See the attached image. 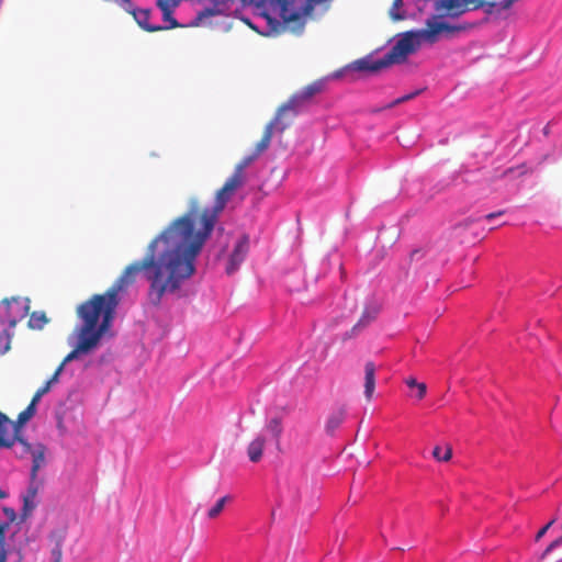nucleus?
Here are the masks:
<instances>
[{"mask_svg":"<svg viewBox=\"0 0 562 562\" xmlns=\"http://www.w3.org/2000/svg\"><path fill=\"white\" fill-rule=\"evenodd\" d=\"M241 186L243 182L231 176L216 192L212 207L201 210L199 201L191 199L188 212L153 239L158 240L157 249L186 280L194 274L196 256L211 236L226 203Z\"/></svg>","mask_w":562,"mask_h":562,"instance_id":"nucleus-2","label":"nucleus"},{"mask_svg":"<svg viewBox=\"0 0 562 562\" xmlns=\"http://www.w3.org/2000/svg\"><path fill=\"white\" fill-rule=\"evenodd\" d=\"M258 156L256 154H251L249 156L244 157L240 162L235 167V170L232 176L237 178L240 182L244 183V169L248 167L254 160H256Z\"/></svg>","mask_w":562,"mask_h":562,"instance_id":"nucleus-24","label":"nucleus"},{"mask_svg":"<svg viewBox=\"0 0 562 562\" xmlns=\"http://www.w3.org/2000/svg\"><path fill=\"white\" fill-rule=\"evenodd\" d=\"M375 389V364L368 361L364 364V396L371 401Z\"/></svg>","mask_w":562,"mask_h":562,"instance_id":"nucleus-17","label":"nucleus"},{"mask_svg":"<svg viewBox=\"0 0 562 562\" xmlns=\"http://www.w3.org/2000/svg\"><path fill=\"white\" fill-rule=\"evenodd\" d=\"M249 250V238L244 235L236 243L232 255L229 256L228 265L226 267V272L228 274L234 273L240 263L245 260Z\"/></svg>","mask_w":562,"mask_h":562,"instance_id":"nucleus-11","label":"nucleus"},{"mask_svg":"<svg viewBox=\"0 0 562 562\" xmlns=\"http://www.w3.org/2000/svg\"><path fill=\"white\" fill-rule=\"evenodd\" d=\"M346 417V409L344 407H340L336 411H334L327 418L325 429L327 434L333 435L336 429L339 428V426L344 423Z\"/></svg>","mask_w":562,"mask_h":562,"instance_id":"nucleus-21","label":"nucleus"},{"mask_svg":"<svg viewBox=\"0 0 562 562\" xmlns=\"http://www.w3.org/2000/svg\"><path fill=\"white\" fill-rule=\"evenodd\" d=\"M29 306L19 299H4L0 305V355L10 349L11 336L9 329L24 317Z\"/></svg>","mask_w":562,"mask_h":562,"instance_id":"nucleus-4","label":"nucleus"},{"mask_svg":"<svg viewBox=\"0 0 562 562\" xmlns=\"http://www.w3.org/2000/svg\"><path fill=\"white\" fill-rule=\"evenodd\" d=\"M252 2H255L259 7H268V3L261 2V0H252Z\"/></svg>","mask_w":562,"mask_h":562,"instance_id":"nucleus-41","label":"nucleus"},{"mask_svg":"<svg viewBox=\"0 0 562 562\" xmlns=\"http://www.w3.org/2000/svg\"><path fill=\"white\" fill-rule=\"evenodd\" d=\"M36 408L33 407V405H27V407L22 411L18 415L16 422H12L8 417V426L3 425V431L13 437V445L19 441L22 445H24L26 448H30V445L26 443L21 437V428L24 424H26L34 415H35Z\"/></svg>","mask_w":562,"mask_h":562,"instance_id":"nucleus-10","label":"nucleus"},{"mask_svg":"<svg viewBox=\"0 0 562 562\" xmlns=\"http://www.w3.org/2000/svg\"><path fill=\"white\" fill-rule=\"evenodd\" d=\"M40 484L35 481L31 480V483L27 487L26 493L23 495V508H22V517L25 519L30 517L33 510L36 508V496L38 493Z\"/></svg>","mask_w":562,"mask_h":562,"instance_id":"nucleus-13","label":"nucleus"},{"mask_svg":"<svg viewBox=\"0 0 562 562\" xmlns=\"http://www.w3.org/2000/svg\"><path fill=\"white\" fill-rule=\"evenodd\" d=\"M291 125V119H288L280 110L277 111L272 121L265 130L261 139L256 144L255 151L258 157L269 148L273 133L282 134Z\"/></svg>","mask_w":562,"mask_h":562,"instance_id":"nucleus-9","label":"nucleus"},{"mask_svg":"<svg viewBox=\"0 0 562 562\" xmlns=\"http://www.w3.org/2000/svg\"><path fill=\"white\" fill-rule=\"evenodd\" d=\"M27 449L32 454L31 480L35 481L40 469L45 464V448L38 445L35 449H31V447Z\"/></svg>","mask_w":562,"mask_h":562,"instance_id":"nucleus-19","label":"nucleus"},{"mask_svg":"<svg viewBox=\"0 0 562 562\" xmlns=\"http://www.w3.org/2000/svg\"><path fill=\"white\" fill-rule=\"evenodd\" d=\"M3 513H4L5 517L9 519L8 524L13 522L15 520L16 514L13 508L4 507Z\"/></svg>","mask_w":562,"mask_h":562,"instance_id":"nucleus-35","label":"nucleus"},{"mask_svg":"<svg viewBox=\"0 0 562 562\" xmlns=\"http://www.w3.org/2000/svg\"><path fill=\"white\" fill-rule=\"evenodd\" d=\"M48 323L45 312L35 311L30 315L27 325L31 329L41 330Z\"/></svg>","mask_w":562,"mask_h":562,"instance_id":"nucleus-22","label":"nucleus"},{"mask_svg":"<svg viewBox=\"0 0 562 562\" xmlns=\"http://www.w3.org/2000/svg\"><path fill=\"white\" fill-rule=\"evenodd\" d=\"M482 2V8L485 9V12L499 13L504 10L509 9L515 2L518 0H479Z\"/></svg>","mask_w":562,"mask_h":562,"instance_id":"nucleus-20","label":"nucleus"},{"mask_svg":"<svg viewBox=\"0 0 562 562\" xmlns=\"http://www.w3.org/2000/svg\"><path fill=\"white\" fill-rule=\"evenodd\" d=\"M64 369H65V366L60 363V364L57 367V369L55 370V372L53 373V375L50 376V379H49L48 381H49L52 384L57 383V382H58V380H59V376H60L61 372L64 371Z\"/></svg>","mask_w":562,"mask_h":562,"instance_id":"nucleus-33","label":"nucleus"},{"mask_svg":"<svg viewBox=\"0 0 562 562\" xmlns=\"http://www.w3.org/2000/svg\"><path fill=\"white\" fill-rule=\"evenodd\" d=\"M423 42L425 41L422 30L406 31L398 34L395 44L384 55L386 63L391 66L405 61L411 54H414L422 46Z\"/></svg>","mask_w":562,"mask_h":562,"instance_id":"nucleus-5","label":"nucleus"},{"mask_svg":"<svg viewBox=\"0 0 562 562\" xmlns=\"http://www.w3.org/2000/svg\"><path fill=\"white\" fill-rule=\"evenodd\" d=\"M432 457L439 462H448L452 458V447L446 445L445 448L436 446L432 450Z\"/></svg>","mask_w":562,"mask_h":562,"instance_id":"nucleus-26","label":"nucleus"},{"mask_svg":"<svg viewBox=\"0 0 562 562\" xmlns=\"http://www.w3.org/2000/svg\"><path fill=\"white\" fill-rule=\"evenodd\" d=\"M505 212L504 211H498V212H494V213H490L485 216L486 220L491 221L497 216H501L503 215Z\"/></svg>","mask_w":562,"mask_h":562,"instance_id":"nucleus-40","label":"nucleus"},{"mask_svg":"<svg viewBox=\"0 0 562 562\" xmlns=\"http://www.w3.org/2000/svg\"><path fill=\"white\" fill-rule=\"evenodd\" d=\"M157 245L158 240H151L143 259L128 265L103 294H94L78 306L77 314L83 323L78 334L85 337L97 336V341L100 342L113 321L119 305V293L132 285L140 272L149 282L148 301L154 306L160 305L165 295L180 290L187 280L160 254Z\"/></svg>","mask_w":562,"mask_h":562,"instance_id":"nucleus-1","label":"nucleus"},{"mask_svg":"<svg viewBox=\"0 0 562 562\" xmlns=\"http://www.w3.org/2000/svg\"><path fill=\"white\" fill-rule=\"evenodd\" d=\"M8 528V522H0V562L8 561V550L5 548V531Z\"/></svg>","mask_w":562,"mask_h":562,"instance_id":"nucleus-28","label":"nucleus"},{"mask_svg":"<svg viewBox=\"0 0 562 562\" xmlns=\"http://www.w3.org/2000/svg\"><path fill=\"white\" fill-rule=\"evenodd\" d=\"M405 383L408 387L416 390L415 396L417 400H423L425 397L426 392H427V386L425 383L417 382V380L412 376L407 378L405 380Z\"/></svg>","mask_w":562,"mask_h":562,"instance_id":"nucleus-27","label":"nucleus"},{"mask_svg":"<svg viewBox=\"0 0 562 562\" xmlns=\"http://www.w3.org/2000/svg\"><path fill=\"white\" fill-rule=\"evenodd\" d=\"M99 342L97 341V336L93 337H85L78 334V342L74 350H71L60 362L66 366L68 362L74 361L80 355H87L91 352L94 348H97Z\"/></svg>","mask_w":562,"mask_h":562,"instance_id":"nucleus-12","label":"nucleus"},{"mask_svg":"<svg viewBox=\"0 0 562 562\" xmlns=\"http://www.w3.org/2000/svg\"><path fill=\"white\" fill-rule=\"evenodd\" d=\"M355 68L360 71H378L382 68L389 67V63H386L385 56L378 60H371L369 58H361L355 61Z\"/></svg>","mask_w":562,"mask_h":562,"instance_id":"nucleus-18","label":"nucleus"},{"mask_svg":"<svg viewBox=\"0 0 562 562\" xmlns=\"http://www.w3.org/2000/svg\"><path fill=\"white\" fill-rule=\"evenodd\" d=\"M331 0H261L268 7L278 12L284 25L293 31L302 30L305 18L313 14L317 4L330 2Z\"/></svg>","mask_w":562,"mask_h":562,"instance_id":"nucleus-3","label":"nucleus"},{"mask_svg":"<svg viewBox=\"0 0 562 562\" xmlns=\"http://www.w3.org/2000/svg\"><path fill=\"white\" fill-rule=\"evenodd\" d=\"M555 519L550 520L546 526H543L536 535V540H540L544 533L549 530V528L554 524Z\"/></svg>","mask_w":562,"mask_h":562,"instance_id":"nucleus-34","label":"nucleus"},{"mask_svg":"<svg viewBox=\"0 0 562 562\" xmlns=\"http://www.w3.org/2000/svg\"><path fill=\"white\" fill-rule=\"evenodd\" d=\"M13 446V437L0 432V448H11Z\"/></svg>","mask_w":562,"mask_h":562,"instance_id":"nucleus-32","label":"nucleus"},{"mask_svg":"<svg viewBox=\"0 0 562 562\" xmlns=\"http://www.w3.org/2000/svg\"><path fill=\"white\" fill-rule=\"evenodd\" d=\"M418 254H419V250H414V251L412 252V257H414V256H416V255H418Z\"/></svg>","mask_w":562,"mask_h":562,"instance_id":"nucleus-43","label":"nucleus"},{"mask_svg":"<svg viewBox=\"0 0 562 562\" xmlns=\"http://www.w3.org/2000/svg\"><path fill=\"white\" fill-rule=\"evenodd\" d=\"M267 438L263 434H259L254 438L247 447V456L249 460L257 463L261 460Z\"/></svg>","mask_w":562,"mask_h":562,"instance_id":"nucleus-15","label":"nucleus"},{"mask_svg":"<svg viewBox=\"0 0 562 562\" xmlns=\"http://www.w3.org/2000/svg\"><path fill=\"white\" fill-rule=\"evenodd\" d=\"M181 0H156L158 9L162 13V21H169V27L181 26L178 21L173 18L176 8L180 4Z\"/></svg>","mask_w":562,"mask_h":562,"instance_id":"nucleus-14","label":"nucleus"},{"mask_svg":"<svg viewBox=\"0 0 562 562\" xmlns=\"http://www.w3.org/2000/svg\"><path fill=\"white\" fill-rule=\"evenodd\" d=\"M3 425L8 426V416L0 412V432H3Z\"/></svg>","mask_w":562,"mask_h":562,"instance_id":"nucleus-37","label":"nucleus"},{"mask_svg":"<svg viewBox=\"0 0 562 562\" xmlns=\"http://www.w3.org/2000/svg\"><path fill=\"white\" fill-rule=\"evenodd\" d=\"M442 18L443 16H440L439 13L437 15H431L426 20V27L422 29V35H424V41L426 43L435 44L436 42H438L440 35L451 38L456 34H459L473 27V24L470 23L450 24L446 21H442Z\"/></svg>","mask_w":562,"mask_h":562,"instance_id":"nucleus-6","label":"nucleus"},{"mask_svg":"<svg viewBox=\"0 0 562 562\" xmlns=\"http://www.w3.org/2000/svg\"><path fill=\"white\" fill-rule=\"evenodd\" d=\"M52 383L49 381H47L43 386H41L37 392L42 395H45L47 392H49L50 387H52Z\"/></svg>","mask_w":562,"mask_h":562,"instance_id":"nucleus-36","label":"nucleus"},{"mask_svg":"<svg viewBox=\"0 0 562 562\" xmlns=\"http://www.w3.org/2000/svg\"><path fill=\"white\" fill-rule=\"evenodd\" d=\"M380 311L381 306L378 303L372 302L366 305L360 319L353 326L352 330L362 329L366 326H368L371 322H373L376 318Z\"/></svg>","mask_w":562,"mask_h":562,"instance_id":"nucleus-16","label":"nucleus"},{"mask_svg":"<svg viewBox=\"0 0 562 562\" xmlns=\"http://www.w3.org/2000/svg\"><path fill=\"white\" fill-rule=\"evenodd\" d=\"M561 543H562V536H561L559 539L554 540V541H553V542H552V543L547 548L546 552L551 551L552 549H554L555 547L560 546Z\"/></svg>","mask_w":562,"mask_h":562,"instance_id":"nucleus-39","label":"nucleus"},{"mask_svg":"<svg viewBox=\"0 0 562 562\" xmlns=\"http://www.w3.org/2000/svg\"><path fill=\"white\" fill-rule=\"evenodd\" d=\"M43 395L40 394L37 391L35 392V394L33 395L32 397V401L29 405H33L34 408H36V404L38 403V401L41 400Z\"/></svg>","mask_w":562,"mask_h":562,"instance_id":"nucleus-38","label":"nucleus"},{"mask_svg":"<svg viewBox=\"0 0 562 562\" xmlns=\"http://www.w3.org/2000/svg\"><path fill=\"white\" fill-rule=\"evenodd\" d=\"M403 0H393V3L389 10V15L393 21H402L406 18V13L403 10Z\"/></svg>","mask_w":562,"mask_h":562,"instance_id":"nucleus-25","label":"nucleus"},{"mask_svg":"<svg viewBox=\"0 0 562 562\" xmlns=\"http://www.w3.org/2000/svg\"><path fill=\"white\" fill-rule=\"evenodd\" d=\"M325 87L324 80H316L311 85L303 88L299 93L293 94L284 104H282L278 110H280L288 119L293 120V117L297 114V109L307 100H310L315 94L323 91Z\"/></svg>","mask_w":562,"mask_h":562,"instance_id":"nucleus-7","label":"nucleus"},{"mask_svg":"<svg viewBox=\"0 0 562 562\" xmlns=\"http://www.w3.org/2000/svg\"><path fill=\"white\" fill-rule=\"evenodd\" d=\"M482 8V2L479 0H437L435 2V10L440 13V16L456 19L462 14Z\"/></svg>","mask_w":562,"mask_h":562,"instance_id":"nucleus-8","label":"nucleus"},{"mask_svg":"<svg viewBox=\"0 0 562 562\" xmlns=\"http://www.w3.org/2000/svg\"><path fill=\"white\" fill-rule=\"evenodd\" d=\"M5 497V493L0 488V498H4Z\"/></svg>","mask_w":562,"mask_h":562,"instance_id":"nucleus-42","label":"nucleus"},{"mask_svg":"<svg viewBox=\"0 0 562 562\" xmlns=\"http://www.w3.org/2000/svg\"><path fill=\"white\" fill-rule=\"evenodd\" d=\"M231 501V496L226 495L221 497L213 507H211L207 512V517L210 519H215L224 509L225 504Z\"/></svg>","mask_w":562,"mask_h":562,"instance_id":"nucleus-29","label":"nucleus"},{"mask_svg":"<svg viewBox=\"0 0 562 562\" xmlns=\"http://www.w3.org/2000/svg\"><path fill=\"white\" fill-rule=\"evenodd\" d=\"M266 430L271 434L273 439L279 442L280 437L283 431L282 427V420L280 417H273L271 418L268 424L266 425Z\"/></svg>","mask_w":562,"mask_h":562,"instance_id":"nucleus-23","label":"nucleus"},{"mask_svg":"<svg viewBox=\"0 0 562 562\" xmlns=\"http://www.w3.org/2000/svg\"><path fill=\"white\" fill-rule=\"evenodd\" d=\"M419 93H420V90H416L415 92H412V93L405 94V95H403V97H401V98L395 99L393 102H391L390 104H387L385 108H386V109H391V108H393V106H395V105H398V104H401V103H404V102H406V101H409V100L414 99L416 95H418Z\"/></svg>","mask_w":562,"mask_h":562,"instance_id":"nucleus-30","label":"nucleus"},{"mask_svg":"<svg viewBox=\"0 0 562 562\" xmlns=\"http://www.w3.org/2000/svg\"><path fill=\"white\" fill-rule=\"evenodd\" d=\"M53 562H61L63 559V546L61 540L58 539L55 547L52 549Z\"/></svg>","mask_w":562,"mask_h":562,"instance_id":"nucleus-31","label":"nucleus"}]
</instances>
